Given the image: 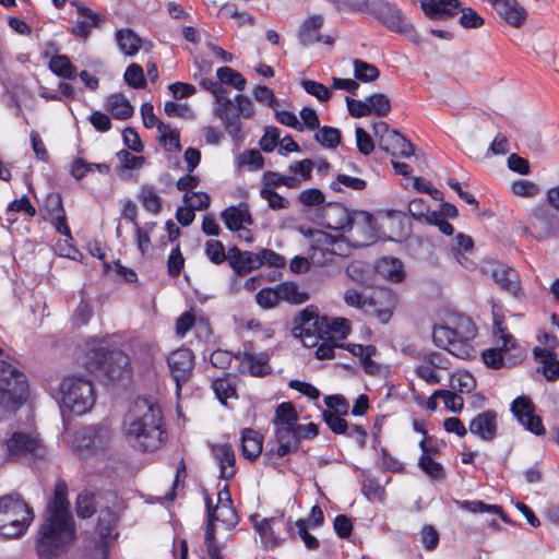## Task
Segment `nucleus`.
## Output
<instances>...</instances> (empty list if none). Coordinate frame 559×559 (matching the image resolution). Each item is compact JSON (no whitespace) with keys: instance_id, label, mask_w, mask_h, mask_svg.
<instances>
[{"instance_id":"obj_1","label":"nucleus","mask_w":559,"mask_h":559,"mask_svg":"<svg viewBox=\"0 0 559 559\" xmlns=\"http://www.w3.org/2000/svg\"><path fill=\"white\" fill-rule=\"evenodd\" d=\"M67 496V484L63 480L58 481L37 534L36 550L40 558L57 557L74 538V521Z\"/></svg>"},{"instance_id":"obj_2","label":"nucleus","mask_w":559,"mask_h":559,"mask_svg":"<svg viewBox=\"0 0 559 559\" xmlns=\"http://www.w3.org/2000/svg\"><path fill=\"white\" fill-rule=\"evenodd\" d=\"M160 407L147 399H136L123 420V431L130 447L153 452L164 442Z\"/></svg>"},{"instance_id":"obj_3","label":"nucleus","mask_w":559,"mask_h":559,"mask_svg":"<svg viewBox=\"0 0 559 559\" xmlns=\"http://www.w3.org/2000/svg\"><path fill=\"white\" fill-rule=\"evenodd\" d=\"M34 520L32 507L17 492L0 498V536L19 538Z\"/></svg>"},{"instance_id":"obj_4","label":"nucleus","mask_w":559,"mask_h":559,"mask_svg":"<svg viewBox=\"0 0 559 559\" xmlns=\"http://www.w3.org/2000/svg\"><path fill=\"white\" fill-rule=\"evenodd\" d=\"M26 376L11 364L0 360V405L9 412L20 408L27 399Z\"/></svg>"},{"instance_id":"obj_5","label":"nucleus","mask_w":559,"mask_h":559,"mask_svg":"<svg viewBox=\"0 0 559 559\" xmlns=\"http://www.w3.org/2000/svg\"><path fill=\"white\" fill-rule=\"evenodd\" d=\"M64 407L75 415L88 413L95 404V392L91 380L81 376L66 377L60 383Z\"/></svg>"},{"instance_id":"obj_6","label":"nucleus","mask_w":559,"mask_h":559,"mask_svg":"<svg viewBox=\"0 0 559 559\" xmlns=\"http://www.w3.org/2000/svg\"><path fill=\"white\" fill-rule=\"evenodd\" d=\"M129 364V356L119 349L92 347L88 348L85 355L86 368L91 372L102 373L109 381L119 379Z\"/></svg>"},{"instance_id":"obj_7","label":"nucleus","mask_w":559,"mask_h":559,"mask_svg":"<svg viewBox=\"0 0 559 559\" xmlns=\"http://www.w3.org/2000/svg\"><path fill=\"white\" fill-rule=\"evenodd\" d=\"M200 85L205 91L213 94L218 106L214 109V115L218 117L224 124L225 130L236 142L243 140V133L241 128V121L238 116H229V111L233 110V102L230 98L225 97L226 88L218 81H214L209 78H203L200 81Z\"/></svg>"},{"instance_id":"obj_8","label":"nucleus","mask_w":559,"mask_h":559,"mask_svg":"<svg viewBox=\"0 0 559 559\" xmlns=\"http://www.w3.org/2000/svg\"><path fill=\"white\" fill-rule=\"evenodd\" d=\"M5 461H34L45 457L47 450L34 433L14 431L4 442Z\"/></svg>"},{"instance_id":"obj_9","label":"nucleus","mask_w":559,"mask_h":559,"mask_svg":"<svg viewBox=\"0 0 559 559\" xmlns=\"http://www.w3.org/2000/svg\"><path fill=\"white\" fill-rule=\"evenodd\" d=\"M228 261L234 271L239 275L249 273L264 264L275 267H283L285 265V259L270 249H262L260 253H253L241 251L239 247H230L228 250Z\"/></svg>"},{"instance_id":"obj_10","label":"nucleus","mask_w":559,"mask_h":559,"mask_svg":"<svg viewBox=\"0 0 559 559\" xmlns=\"http://www.w3.org/2000/svg\"><path fill=\"white\" fill-rule=\"evenodd\" d=\"M366 12L376 16L390 31L407 35L413 41L418 40L419 35L414 31L413 24L396 4L384 0H372Z\"/></svg>"},{"instance_id":"obj_11","label":"nucleus","mask_w":559,"mask_h":559,"mask_svg":"<svg viewBox=\"0 0 559 559\" xmlns=\"http://www.w3.org/2000/svg\"><path fill=\"white\" fill-rule=\"evenodd\" d=\"M525 356V350L519 346L511 334L502 335V344L481 353L484 364L491 369L512 367Z\"/></svg>"},{"instance_id":"obj_12","label":"nucleus","mask_w":559,"mask_h":559,"mask_svg":"<svg viewBox=\"0 0 559 559\" xmlns=\"http://www.w3.org/2000/svg\"><path fill=\"white\" fill-rule=\"evenodd\" d=\"M325 318L320 317L318 309L309 306L301 310L294 320L293 334L300 337L305 346H314L322 332V323Z\"/></svg>"},{"instance_id":"obj_13","label":"nucleus","mask_w":559,"mask_h":559,"mask_svg":"<svg viewBox=\"0 0 559 559\" xmlns=\"http://www.w3.org/2000/svg\"><path fill=\"white\" fill-rule=\"evenodd\" d=\"M275 441L276 445L266 449L263 454L265 465L275 466L280 459L296 453L300 447V440L294 428H275Z\"/></svg>"},{"instance_id":"obj_14","label":"nucleus","mask_w":559,"mask_h":559,"mask_svg":"<svg viewBox=\"0 0 559 559\" xmlns=\"http://www.w3.org/2000/svg\"><path fill=\"white\" fill-rule=\"evenodd\" d=\"M226 227L238 233V238L245 242L253 241L252 231L247 227L253 224L249 205L246 202L239 203L237 206H229L221 213Z\"/></svg>"},{"instance_id":"obj_15","label":"nucleus","mask_w":559,"mask_h":559,"mask_svg":"<svg viewBox=\"0 0 559 559\" xmlns=\"http://www.w3.org/2000/svg\"><path fill=\"white\" fill-rule=\"evenodd\" d=\"M257 516V514L252 515L251 521L253 523L254 530L260 535L261 542L265 549H274L284 542V538L280 537L278 534L275 533L274 526L276 524L282 523L288 535L292 538L295 537L293 524L290 521L285 520L284 515L265 518L261 521H258Z\"/></svg>"},{"instance_id":"obj_16","label":"nucleus","mask_w":559,"mask_h":559,"mask_svg":"<svg viewBox=\"0 0 559 559\" xmlns=\"http://www.w3.org/2000/svg\"><path fill=\"white\" fill-rule=\"evenodd\" d=\"M167 362L176 382V393L179 395L182 385L186 384L192 376L194 355L189 348H179L170 353Z\"/></svg>"},{"instance_id":"obj_17","label":"nucleus","mask_w":559,"mask_h":559,"mask_svg":"<svg viewBox=\"0 0 559 559\" xmlns=\"http://www.w3.org/2000/svg\"><path fill=\"white\" fill-rule=\"evenodd\" d=\"M511 412L514 417L525 427L526 430L543 436L546 430L542 418L534 414L535 405L527 396H519L511 403Z\"/></svg>"},{"instance_id":"obj_18","label":"nucleus","mask_w":559,"mask_h":559,"mask_svg":"<svg viewBox=\"0 0 559 559\" xmlns=\"http://www.w3.org/2000/svg\"><path fill=\"white\" fill-rule=\"evenodd\" d=\"M491 275L496 284L515 298L523 296L520 274L516 270L500 262H495Z\"/></svg>"},{"instance_id":"obj_19","label":"nucleus","mask_w":559,"mask_h":559,"mask_svg":"<svg viewBox=\"0 0 559 559\" xmlns=\"http://www.w3.org/2000/svg\"><path fill=\"white\" fill-rule=\"evenodd\" d=\"M471 433L483 441H492L498 433V415L493 409H487L477 414L469 423Z\"/></svg>"},{"instance_id":"obj_20","label":"nucleus","mask_w":559,"mask_h":559,"mask_svg":"<svg viewBox=\"0 0 559 559\" xmlns=\"http://www.w3.org/2000/svg\"><path fill=\"white\" fill-rule=\"evenodd\" d=\"M397 305L396 295L390 289H380L370 296L369 313L374 314L378 320L385 324L390 321Z\"/></svg>"},{"instance_id":"obj_21","label":"nucleus","mask_w":559,"mask_h":559,"mask_svg":"<svg viewBox=\"0 0 559 559\" xmlns=\"http://www.w3.org/2000/svg\"><path fill=\"white\" fill-rule=\"evenodd\" d=\"M496 12L511 26L521 27L526 17V10L516 0H488Z\"/></svg>"},{"instance_id":"obj_22","label":"nucleus","mask_w":559,"mask_h":559,"mask_svg":"<svg viewBox=\"0 0 559 559\" xmlns=\"http://www.w3.org/2000/svg\"><path fill=\"white\" fill-rule=\"evenodd\" d=\"M322 217L325 221L326 227L330 229H352L350 212L341 203H328L323 209Z\"/></svg>"},{"instance_id":"obj_23","label":"nucleus","mask_w":559,"mask_h":559,"mask_svg":"<svg viewBox=\"0 0 559 559\" xmlns=\"http://www.w3.org/2000/svg\"><path fill=\"white\" fill-rule=\"evenodd\" d=\"M460 0H421L420 8L430 19L445 20L457 14Z\"/></svg>"},{"instance_id":"obj_24","label":"nucleus","mask_w":559,"mask_h":559,"mask_svg":"<svg viewBox=\"0 0 559 559\" xmlns=\"http://www.w3.org/2000/svg\"><path fill=\"white\" fill-rule=\"evenodd\" d=\"M382 227L391 230V234L388 236L384 235L382 238L388 241L403 242L412 233L411 221L405 214L396 215L390 213L382 224Z\"/></svg>"},{"instance_id":"obj_25","label":"nucleus","mask_w":559,"mask_h":559,"mask_svg":"<svg viewBox=\"0 0 559 559\" xmlns=\"http://www.w3.org/2000/svg\"><path fill=\"white\" fill-rule=\"evenodd\" d=\"M534 357L540 362L537 371H540L548 381H557L559 379V359L554 350L533 348Z\"/></svg>"},{"instance_id":"obj_26","label":"nucleus","mask_w":559,"mask_h":559,"mask_svg":"<svg viewBox=\"0 0 559 559\" xmlns=\"http://www.w3.org/2000/svg\"><path fill=\"white\" fill-rule=\"evenodd\" d=\"M380 148L390 153L392 156L409 157L414 154V146L397 130H392L389 136L382 140Z\"/></svg>"},{"instance_id":"obj_27","label":"nucleus","mask_w":559,"mask_h":559,"mask_svg":"<svg viewBox=\"0 0 559 559\" xmlns=\"http://www.w3.org/2000/svg\"><path fill=\"white\" fill-rule=\"evenodd\" d=\"M374 272L392 283H401L405 277L404 266L401 260L392 257H383L373 266Z\"/></svg>"},{"instance_id":"obj_28","label":"nucleus","mask_w":559,"mask_h":559,"mask_svg":"<svg viewBox=\"0 0 559 559\" xmlns=\"http://www.w3.org/2000/svg\"><path fill=\"white\" fill-rule=\"evenodd\" d=\"M324 19L322 15H313L307 19L300 26L298 39L301 46L309 47L314 43H319L321 38L320 29L323 26Z\"/></svg>"},{"instance_id":"obj_29","label":"nucleus","mask_w":559,"mask_h":559,"mask_svg":"<svg viewBox=\"0 0 559 559\" xmlns=\"http://www.w3.org/2000/svg\"><path fill=\"white\" fill-rule=\"evenodd\" d=\"M263 436L258 431L246 428L241 432V453L243 457L253 460L262 453Z\"/></svg>"},{"instance_id":"obj_30","label":"nucleus","mask_w":559,"mask_h":559,"mask_svg":"<svg viewBox=\"0 0 559 559\" xmlns=\"http://www.w3.org/2000/svg\"><path fill=\"white\" fill-rule=\"evenodd\" d=\"M456 506L464 510V511H468V512H472V513H492V514H497L500 516V519L508 523V524H512V521L510 520V518L504 513L502 507L498 506V504H488V503H485L484 501L481 500H456L455 501Z\"/></svg>"},{"instance_id":"obj_31","label":"nucleus","mask_w":559,"mask_h":559,"mask_svg":"<svg viewBox=\"0 0 559 559\" xmlns=\"http://www.w3.org/2000/svg\"><path fill=\"white\" fill-rule=\"evenodd\" d=\"M241 366L248 368L251 376L263 377L270 372L269 355L266 353L253 354L245 350Z\"/></svg>"},{"instance_id":"obj_32","label":"nucleus","mask_w":559,"mask_h":559,"mask_svg":"<svg viewBox=\"0 0 559 559\" xmlns=\"http://www.w3.org/2000/svg\"><path fill=\"white\" fill-rule=\"evenodd\" d=\"M419 448L423 451L421 456L418 460V466L431 478V479H443L445 477L443 466L436 462L430 455L428 443L426 439L419 442Z\"/></svg>"},{"instance_id":"obj_33","label":"nucleus","mask_w":559,"mask_h":559,"mask_svg":"<svg viewBox=\"0 0 559 559\" xmlns=\"http://www.w3.org/2000/svg\"><path fill=\"white\" fill-rule=\"evenodd\" d=\"M450 254L466 270L475 271L480 266L477 247H451Z\"/></svg>"},{"instance_id":"obj_34","label":"nucleus","mask_w":559,"mask_h":559,"mask_svg":"<svg viewBox=\"0 0 559 559\" xmlns=\"http://www.w3.org/2000/svg\"><path fill=\"white\" fill-rule=\"evenodd\" d=\"M217 460L219 463V477L226 480L231 479L235 474L236 456L230 445H222L217 449Z\"/></svg>"},{"instance_id":"obj_35","label":"nucleus","mask_w":559,"mask_h":559,"mask_svg":"<svg viewBox=\"0 0 559 559\" xmlns=\"http://www.w3.org/2000/svg\"><path fill=\"white\" fill-rule=\"evenodd\" d=\"M116 40L120 50L127 56L135 55L142 45L141 38L130 28L118 29Z\"/></svg>"},{"instance_id":"obj_36","label":"nucleus","mask_w":559,"mask_h":559,"mask_svg":"<svg viewBox=\"0 0 559 559\" xmlns=\"http://www.w3.org/2000/svg\"><path fill=\"white\" fill-rule=\"evenodd\" d=\"M78 12L88 21L78 22L73 27V34L82 38H87L91 34V28L99 25L100 16L84 5H78Z\"/></svg>"},{"instance_id":"obj_37","label":"nucleus","mask_w":559,"mask_h":559,"mask_svg":"<svg viewBox=\"0 0 559 559\" xmlns=\"http://www.w3.org/2000/svg\"><path fill=\"white\" fill-rule=\"evenodd\" d=\"M373 271L370 265L361 262H353L346 267V274L354 282L370 287L373 285Z\"/></svg>"},{"instance_id":"obj_38","label":"nucleus","mask_w":559,"mask_h":559,"mask_svg":"<svg viewBox=\"0 0 559 559\" xmlns=\"http://www.w3.org/2000/svg\"><path fill=\"white\" fill-rule=\"evenodd\" d=\"M108 109L116 119L126 120L132 117L134 109L122 94H114L108 98Z\"/></svg>"},{"instance_id":"obj_39","label":"nucleus","mask_w":559,"mask_h":559,"mask_svg":"<svg viewBox=\"0 0 559 559\" xmlns=\"http://www.w3.org/2000/svg\"><path fill=\"white\" fill-rule=\"evenodd\" d=\"M298 421V414L290 402L281 403L275 409V428H294Z\"/></svg>"},{"instance_id":"obj_40","label":"nucleus","mask_w":559,"mask_h":559,"mask_svg":"<svg viewBox=\"0 0 559 559\" xmlns=\"http://www.w3.org/2000/svg\"><path fill=\"white\" fill-rule=\"evenodd\" d=\"M141 115L143 118L144 127L147 129L156 127L160 135V144L166 145V130L168 129V126H166L163 121L158 120V118L154 115V107L151 103H144L141 106Z\"/></svg>"},{"instance_id":"obj_41","label":"nucleus","mask_w":559,"mask_h":559,"mask_svg":"<svg viewBox=\"0 0 559 559\" xmlns=\"http://www.w3.org/2000/svg\"><path fill=\"white\" fill-rule=\"evenodd\" d=\"M49 203L51 204L52 209L51 211H57V215L53 217V225L56 230L59 234H62L67 236L70 240H72L71 230L67 223V217L64 210L62 207V200L59 194L51 195L48 199Z\"/></svg>"},{"instance_id":"obj_42","label":"nucleus","mask_w":559,"mask_h":559,"mask_svg":"<svg viewBox=\"0 0 559 559\" xmlns=\"http://www.w3.org/2000/svg\"><path fill=\"white\" fill-rule=\"evenodd\" d=\"M281 300H285L289 304L300 305L309 299V295L306 292H300L297 284L293 282H285L277 286Z\"/></svg>"},{"instance_id":"obj_43","label":"nucleus","mask_w":559,"mask_h":559,"mask_svg":"<svg viewBox=\"0 0 559 559\" xmlns=\"http://www.w3.org/2000/svg\"><path fill=\"white\" fill-rule=\"evenodd\" d=\"M49 69L59 78L72 80L75 78V68L69 57L56 55L49 61Z\"/></svg>"},{"instance_id":"obj_44","label":"nucleus","mask_w":559,"mask_h":559,"mask_svg":"<svg viewBox=\"0 0 559 559\" xmlns=\"http://www.w3.org/2000/svg\"><path fill=\"white\" fill-rule=\"evenodd\" d=\"M216 75L222 85H230L238 91H243L246 87V79L242 76L240 72L234 70L233 68L221 67L217 69Z\"/></svg>"},{"instance_id":"obj_45","label":"nucleus","mask_w":559,"mask_h":559,"mask_svg":"<svg viewBox=\"0 0 559 559\" xmlns=\"http://www.w3.org/2000/svg\"><path fill=\"white\" fill-rule=\"evenodd\" d=\"M353 66H354V75L358 81H361L365 83L373 82L380 75V71L378 70V68L374 64L369 63L367 61H364L360 59H355L353 61Z\"/></svg>"},{"instance_id":"obj_46","label":"nucleus","mask_w":559,"mask_h":559,"mask_svg":"<svg viewBox=\"0 0 559 559\" xmlns=\"http://www.w3.org/2000/svg\"><path fill=\"white\" fill-rule=\"evenodd\" d=\"M96 502L94 493L82 491L78 495L75 511L79 518L88 519L96 512Z\"/></svg>"},{"instance_id":"obj_47","label":"nucleus","mask_w":559,"mask_h":559,"mask_svg":"<svg viewBox=\"0 0 559 559\" xmlns=\"http://www.w3.org/2000/svg\"><path fill=\"white\" fill-rule=\"evenodd\" d=\"M318 132L314 134V139L322 146L328 148H335L341 143V131L336 128L324 126L319 127Z\"/></svg>"},{"instance_id":"obj_48","label":"nucleus","mask_w":559,"mask_h":559,"mask_svg":"<svg viewBox=\"0 0 559 559\" xmlns=\"http://www.w3.org/2000/svg\"><path fill=\"white\" fill-rule=\"evenodd\" d=\"M140 200L145 207L151 213L157 214L162 209L160 198L155 192L153 186L144 185L141 188Z\"/></svg>"},{"instance_id":"obj_49","label":"nucleus","mask_w":559,"mask_h":559,"mask_svg":"<svg viewBox=\"0 0 559 559\" xmlns=\"http://www.w3.org/2000/svg\"><path fill=\"white\" fill-rule=\"evenodd\" d=\"M370 115L374 114L379 117H385L391 111V102L389 97L382 93H376L367 97Z\"/></svg>"},{"instance_id":"obj_50","label":"nucleus","mask_w":559,"mask_h":559,"mask_svg":"<svg viewBox=\"0 0 559 559\" xmlns=\"http://www.w3.org/2000/svg\"><path fill=\"white\" fill-rule=\"evenodd\" d=\"M445 349L453 356L461 359H469L474 356L475 349L468 340H462L461 337H454L451 344Z\"/></svg>"},{"instance_id":"obj_51","label":"nucleus","mask_w":559,"mask_h":559,"mask_svg":"<svg viewBox=\"0 0 559 559\" xmlns=\"http://www.w3.org/2000/svg\"><path fill=\"white\" fill-rule=\"evenodd\" d=\"M350 221H352V226L354 224L362 225L372 235L377 236L379 239L382 238V236H380L377 230L378 222L371 213L366 212V211H353V212H350Z\"/></svg>"},{"instance_id":"obj_52","label":"nucleus","mask_w":559,"mask_h":559,"mask_svg":"<svg viewBox=\"0 0 559 559\" xmlns=\"http://www.w3.org/2000/svg\"><path fill=\"white\" fill-rule=\"evenodd\" d=\"M341 185L356 191H361L367 187V182L364 179L350 177L344 174H338L336 176V180L331 182L330 188L333 191L341 192Z\"/></svg>"},{"instance_id":"obj_53","label":"nucleus","mask_w":559,"mask_h":559,"mask_svg":"<svg viewBox=\"0 0 559 559\" xmlns=\"http://www.w3.org/2000/svg\"><path fill=\"white\" fill-rule=\"evenodd\" d=\"M216 521L222 522L228 528H233L238 524L239 518L233 502L216 504Z\"/></svg>"},{"instance_id":"obj_54","label":"nucleus","mask_w":559,"mask_h":559,"mask_svg":"<svg viewBox=\"0 0 559 559\" xmlns=\"http://www.w3.org/2000/svg\"><path fill=\"white\" fill-rule=\"evenodd\" d=\"M341 415L330 409L322 412L323 421L336 435H345L348 430V424Z\"/></svg>"},{"instance_id":"obj_55","label":"nucleus","mask_w":559,"mask_h":559,"mask_svg":"<svg viewBox=\"0 0 559 559\" xmlns=\"http://www.w3.org/2000/svg\"><path fill=\"white\" fill-rule=\"evenodd\" d=\"M124 81L133 88H144L146 86L143 69L138 63L128 66L124 72Z\"/></svg>"},{"instance_id":"obj_56","label":"nucleus","mask_w":559,"mask_h":559,"mask_svg":"<svg viewBox=\"0 0 559 559\" xmlns=\"http://www.w3.org/2000/svg\"><path fill=\"white\" fill-rule=\"evenodd\" d=\"M263 179L267 187L286 186L288 188H297L300 183L296 177L282 176L274 171H266L263 175Z\"/></svg>"},{"instance_id":"obj_57","label":"nucleus","mask_w":559,"mask_h":559,"mask_svg":"<svg viewBox=\"0 0 559 559\" xmlns=\"http://www.w3.org/2000/svg\"><path fill=\"white\" fill-rule=\"evenodd\" d=\"M235 99L237 106L235 107L233 105V110L229 111V116L233 117L234 115H237L239 120L240 116H242L246 119L252 118L254 115V105L252 100L249 97L241 94H238Z\"/></svg>"},{"instance_id":"obj_58","label":"nucleus","mask_w":559,"mask_h":559,"mask_svg":"<svg viewBox=\"0 0 559 559\" xmlns=\"http://www.w3.org/2000/svg\"><path fill=\"white\" fill-rule=\"evenodd\" d=\"M258 305L264 309H271L277 306L281 300L278 288H262L255 295Z\"/></svg>"},{"instance_id":"obj_59","label":"nucleus","mask_w":559,"mask_h":559,"mask_svg":"<svg viewBox=\"0 0 559 559\" xmlns=\"http://www.w3.org/2000/svg\"><path fill=\"white\" fill-rule=\"evenodd\" d=\"M452 329L455 332V337H461L462 340L472 341L477 334L476 326L468 317L457 318L456 324Z\"/></svg>"},{"instance_id":"obj_60","label":"nucleus","mask_w":559,"mask_h":559,"mask_svg":"<svg viewBox=\"0 0 559 559\" xmlns=\"http://www.w3.org/2000/svg\"><path fill=\"white\" fill-rule=\"evenodd\" d=\"M344 301L349 307H354L369 313L370 297H366L356 289H347L344 293Z\"/></svg>"},{"instance_id":"obj_61","label":"nucleus","mask_w":559,"mask_h":559,"mask_svg":"<svg viewBox=\"0 0 559 559\" xmlns=\"http://www.w3.org/2000/svg\"><path fill=\"white\" fill-rule=\"evenodd\" d=\"M301 86L308 94L317 97L320 102H328L331 98L330 90L320 82L305 79L301 81Z\"/></svg>"},{"instance_id":"obj_62","label":"nucleus","mask_w":559,"mask_h":559,"mask_svg":"<svg viewBox=\"0 0 559 559\" xmlns=\"http://www.w3.org/2000/svg\"><path fill=\"white\" fill-rule=\"evenodd\" d=\"M459 19L460 25L464 28H478L484 25V19L472 8H462Z\"/></svg>"},{"instance_id":"obj_63","label":"nucleus","mask_w":559,"mask_h":559,"mask_svg":"<svg viewBox=\"0 0 559 559\" xmlns=\"http://www.w3.org/2000/svg\"><path fill=\"white\" fill-rule=\"evenodd\" d=\"M355 135L358 152L365 156L370 155L374 150V142L370 134L361 127H357L355 130Z\"/></svg>"},{"instance_id":"obj_64","label":"nucleus","mask_w":559,"mask_h":559,"mask_svg":"<svg viewBox=\"0 0 559 559\" xmlns=\"http://www.w3.org/2000/svg\"><path fill=\"white\" fill-rule=\"evenodd\" d=\"M454 337L455 332L450 326H437L433 329L432 341L439 348L445 349Z\"/></svg>"}]
</instances>
